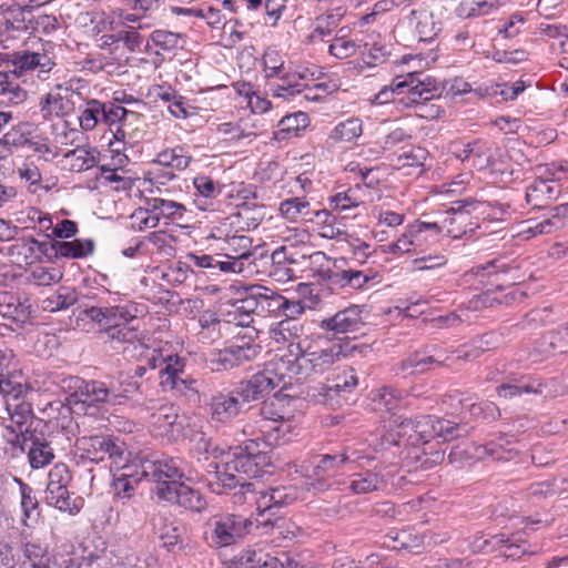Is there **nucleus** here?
<instances>
[{
  "mask_svg": "<svg viewBox=\"0 0 568 568\" xmlns=\"http://www.w3.org/2000/svg\"><path fill=\"white\" fill-rule=\"evenodd\" d=\"M388 540L384 544L387 548L402 551L405 550L410 554L418 555L424 549V540L419 535H412L406 530L396 531L395 535H388Z\"/></svg>",
  "mask_w": 568,
  "mask_h": 568,
  "instance_id": "obj_44",
  "label": "nucleus"
},
{
  "mask_svg": "<svg viewBox=\"0 0 568 568\" xmlns=\"http://www.w3.org/2000/svg\"><path fill=\"white\" fill-rule=\"evenodd\" d=\"M151 212L156 214L159 219H166L171 221L181 220L185 212L186 207L171 200H164L161 197H149L144 200V206L136 209V215H141L142 213Z\"/></svg>",
  "mask_w": 568,
  "mask_h": 568,
  "instance_id": "obj_33",
  "label": "nucleus"
},
{
  "mask_svg": "<svg viewBox=\"0 0 568 568\" xmlns=\"http://www.w3.org/2000/svg\"><path fill=\"white\" fill-rule=\"evenodd\" d=\"M375 459V456L365 454L353 446H343L338 452L318 455L312 462V469L306 475L305 485L314 490L324 491L329 487L328 480L338 474L345 465L358 464L359 467H364Z\"/></svg>",
  "mask_w": 568,
  "mask_h": 568,
  "instance_id": "obj_2",
  "label": "nucleus"
},
{
  "mask_svg": "<svg viewBox=\"0 0 568 568\" xmlns=\"http://www.w3.org/2000/svg\"><path fill=\"white\" fill-rule=\"evenodd\" d=\"M55 44L48 41L42 44L41 51H22L13 54V64L21 71H38V78L48 79L49 73L57 65Z\"/></svg>",
  "mask_w": 568,
  "mask_h": 568,
  "instance_id": "obj_20",
  "label": "nucleus"
},
{
  "mask_svg": "<svg viewBox=\"0 0 568 568\" xmlns=\"http://www.w3.org/2000/svg\"><path fill=\"white\" fill-rule=\"evenodd\" d=\"M409 21L415 24L418 42L433 43L442 31L440 22L436 21L434 14L426 10H412Z\"/></svg>",
  "mask_w": 568,
  "mask_h": 568,
  "instance_id": "obj_35",
  "label": "nucleus"
},
{
  "mask_svg": "<svg viewBox=\"0 0 568 568\" xmlns=\"http://www.w3.org/2000/svg\"><path fill=\"white\" fill-rule=\"evenodd\" d=\"M434 418L435 416L432 415L416 417L415 434H409V445H425L434 438Z\"/></svg>",
  "mask_w": 568,
  "mask_h": 568,
  "instance_id": "obj_60",
  "label": "nucleus"
},
{
  "mask_svg": "<svg viewBox=\"0 0 568 568\" xmlns=\"http://www.w3.org/2000/svg\"><path fill=\"white\" fill-rule=\"evenodd\" d=\"M397 471L396 465H375L372 469H364L353 475L351 489L355 494H368L385 490Z\"/></svg>",
  "mask_w": 568,
  "mask_h": 568,
  "instance_id": "obj_19",
  "label": "nucleus"
},
{
  "mask_svg": "<svg viewBox=\"0 0 568 568\" xmlns=\"http://www.w3.org/2000/svg\"><path fill=\"white\" fill-rule=\"evenodd\" d=\"M182 459L174 457H165L162 459L151 460L146 458L139 459V467L141 468V476L155 484L153 493L161 484L171 485V481L182 483L184 477V469L182 467Z\"/></svg>",
  "mask_w": 568,
  "mask_h": 568,
  "instance_id": "obj_15",
  "label": "nucleus"
},
{
  "mask_svg": "<svg viewBox=\"0 0 568 568\" xmlns=\"http://www.w3.org/2000/svg\"><path fill=\"white\" fill-rule=\"evenodd\" d=\"M260 316H281L282 303L285 296L272 288L261 285Z\"/></svg>",
  "mask_w": 568,
  "mask_h": 568,
  "instance_id": "obj_53",
  "label": "nucleus"
},
{
  "mask_svg": "<svg viewBox=\"0 0 568 568\" xmlns=\"http://www.w3.org/2000/svg\"><path fill=\"white\" fill-rule=\"evenodd\" d=\"M276 557L272 556L261 547H253L243 550L237 558L240 568H262L268 562H273Z\"/></svg>",
  "mask_w": 568,
  "mask_h": 568,
  "instance_id": "obj_55",
  "label": "nucleus"
},
{
  "mask_svg": "<svg viewBox=\"0 0 568 568\" xmlns=\"http://www.w3.org/2000/svg\"><path fill=\"white\" fill-rule=\"evenodd\" d=\"M211 532L207 539L216 548L227 547L242 540L253 526L251 518L236 514L213 516L209 521Z\"/></svg>",
  "mask_w": 568,
  "mask_h": 568,
  "instance_id": "obj_9",
  "label": "nucleus"
},
{
  "mask_svg": "<svg viewBox=\"0 0 568 568\" xmlns=\"http://www.w3.org/2000/svg\"><path fill=\"white\" fill-rule=\"evenodd\" d=\"M243 404L235 386L232 389L217 390L211 396L209 404L211 418L219 423H229L241 414Z\"/></svg>",
  "mask_w": 568,
  "mask_h": 568,
  "instance_id": "obj_24",
  "label": "nucleus"
},
{
  "mask_svg": "<svg viewBox=\"0 0 568 568\" xmlns=\"http://www.w3.org/2000/svg\"><path fill=\"white\" fill-rule=\"evenodd\" d=\"M496 393L499 397L506 399L521 396L523 394H541L542 384L529 375H521L519 377L511 375L508 382L497 386Z\"/></svg>",
  "mask_w": 568,
  "mask_h": 568,
  "instance_id": "obj_31",
  "label": "nucleus"
},
{
  "mask_svg": "<svg viewBox=\"0 0 568 568\" xmlns=\"http://www.w3.org/2000/svg\"><path fill=\"white\" fill-rule=\"evenodd\" d=\"M427 158V151L420 146H410L409 149H404L402 153L397 154L395 159L392 160L396 169L404 168H419L424 165V162Z\"/></svg>",
  "mask_w": 568,
  "mask_h": 568,
  "instance_id": "obj_59",
  "label": "nucleus"
},
{
  "mask_svg": "<svg viewBox=\"0 0 568 568\" xmlns=\"http://www.w3.org/2000/svg\"><path fill=\"white\" fill-rule=\"evenodd\" d=\"M150 42L159 49L155 53L160 54V50L164 52H173L178 49H183L185 40L182 33L159 29L154 30L150 34V40L145 47L146 52H151Z\"/></svg>",
  "mask_w": 568,
  "mask_h": 568,
  "instance_id": "obj_43",
  "label": "nucleus"
},
{
  "mask_svg": "<svg viewBox=\"0 0 568 568\" xmlns=\"http://www.w3.org/2000/svg\"><path fill=\"white\" fill-rule=\"evenodd\" d=\"M568 345V322L559 326L557 329L549 332L545 335L534 347L529 354V358L538 362L541 357L549 356L555 353H565V347Z\"/></svg>",
  "mask_w": 568,
  "mask_h": 568,
  "instance_id": "obj_30",
  "label": "nucleus"
},
{
  "mask_svg": "<svg viewBox=\"0 0 568 568\" xmlns=\"http://www.w3.org/2000/svg\"><path fill=\"white\" fill-rule=\"evenodd\" d=\"M74 446L80 459L95 464L109 459L114 467L125 465L131 455L125 442L114 435L81 436L77 438Z\"/></svg>",
  "mask_w": 568,
  "mask_h": 568,
  "instance_id": "obj_4",
  "label": "nucleus"
},
{
  "mask_svg": "<svg viewBox=\"0 0 568 568\" xmlns=\"http://www.w3.org/2000/svg\"><path fill=\"white\" fill-rule=\"evenodd\" d=\"M72 95V89L63 84H57L52 91L42 95L39 101L42 119L50 121L53 118H63L71 114L74 110Z\"/></svg>",
  "mask_w": 568,
  "mask_h": 568,
  "instance_id": "obj_23",
  "label": "nucleus"
},
{
  "mask_svg": "<svg viewBox=\"0 0 568 568\" xmlns=\"http://www.w3.org/2000/svg\"><path fill=\"white\" fill-rule=\"evenodd\" d=\"M260 415L266 419L275 423H281L275 426L273 430L276 433L273 445L278 444L280 435H284L288 429V425H284V420L288 419V412L284 409L280 394L276 393L272 399L264 400L260 408Z\"/></svg>",
  "mask_w": 568,
  "mask_h": 568,
  "instance_id": "obj_39",
  "label": "nucleus"
},
{
  "mask_svg": "<svg viewBox=\"0 0 568 568\" xmlns=\"http://www.w3.org/2000/svg\"><path fill=\"white\" fill-rule=\"evenodd\" d=\"M115 468L122 471L119 476L114 477L112 483L115 495L120 498H130L135 491L136 484L145 479L144 476H141L139 462L133 460L132 464L125 462V465Z\"/></svg>",
  "mask_w": 568,
  "mask_h": 568,
  "instance_id": "obj_32",
  "label": "nucleus"
},
{
  "mask_svg": "<svg viewBox=\"0 0 568 568\" xmlns=\"http://www.w3.org/2000/svg\"><path fill=\"white\" fill-rule=\"evenodd\" d=\"M26 389L22 375H18L16 369L0 377V394H2L4 398L11 397L14 400H19L26 393Z\"/></svg>",
  "mask_w": 568,
  "mask_h": 568,
  "instance_id": "obj_57",
  "label": "nucleus"
},
{
  "mask_svg": "<svg viewBox=\"0 0 568 568\" xmlns=\"http://www.w3.org/2000/svg\"><path fill=\"white\" fill-rule=\"evenodd\" d=\"M116 171V166H112L111 164L99 165L98 173L94 178V185H90L89 187L91 190L97 189V182L102 179L105 184L116 183V186L114 187L116 191L130 190L132 187V180L119 175Z\"/></svg>",
  "mask_w": 568,
  "mask_h": 568,
  "instance_id": "obj_52",
  "label": "nucleus"
},
{
  "mask_svg": "<svg viewBox=\"0 0 568 568\" xmlns=\"http://www.w3.org/2000/svg\"><path fill=\"white\" fill-rule=\"evenodd\" d=\"M33 0H0V16L4 20L1 28L4 32L17 31L19 33H33L37 31L36 17L33 14Z\"/></svg>",
  "mask_w": 568,
  "mask_h": 568,
  "instance_id": "obj_14",
  "label": "nucleus"
},
{
  "mask_svg": "<svg viewBox=\"0 0 568 568\" xmlns=\"http://www.w3.org/2000/svg\"><path fill=\"white\" fill-rule=\"evenodd\" d=\"M261 285H251L243 288L241 296L233 302L239 304L242 312L260 315Z\"/></svg>",
  "mask_w": 568,
  "mask_h": 568,
  "instance_id": "obj_61",
  "label": "nucleus"
},
{
  "mask_svg": "<svg viewBox=\"0 0 568 568\" xmlns=\"http://www.w3.org/2000/svg\"><path fill=\"white\" fill-rule=\"evenodd\" d=\"M561 185L554 179H535L525 191V202L531 210H546L559 197Z\"/></svg>",
  "mask_w": 568,
  "mask_h": 568,
  "instance_id": "obj_25",
  "label": "nucleus"
},
{
  "mask_svg": "<svg viewBox=\"0 0 568 568\" xmlns=\"http://www.w3.org/2000/svg\"><path fill=\"white\" fill-rule=\"evenodd\" d=\"M301 331L302 326L288 320H282L271 329V336L276 343H286L288 345L291 342H296L295 339L300 337Z\"/></svg>",
  "mask_w": 568,
  "mask_h": 568,
  "instance_id": "obj_64",
  "label": "nucleus"
},
{
  "mask_svg": "<svg viewBox=\"0 0 568 568\" xmlns=\"http://www.w3.org/2000/svg\"><path fill=\"white\" fill-rule=\"evenodd\" d=\"M7 410L10 414L11 425H9L7 428L11 429L12 433H16V440L17 444L22 440V434L24 433L26 428L31 425L33 426L32 420V412L31 406L28 403L21 402L13 405V408L11 404L7 400Z\"/></svg>",
  "mask_w": 568,
  "mask_h": 568,
  "instance_id": "obj_41",
  "label": "nucleus"
},
{
  "mask_svg": "<svg viewBox=\"0 0 568 568\" xmlns=\"http://www.w3.org/2000/svg\"><path fill=\"white\" fill-rule=\"evenodd\" d=\"M185 361L179 355L169 358V363L163 368L166 376L160 382L163 390H172L180 396L189 399L199 398V382L184 372Z\"/></svg>",
  "mask_w": 568,
  "mask_h": 568,
  "instance_id": "obj_17",
  "label": "nucleus"
},
{
  "mask_svg": "<svg viewBox=\"0 0 568 568\" xmlns=\"http://www.w3.org/2000/svg\"><path fill=\"white\" fill-rule=\"evenodd\" d=\"M151 426L156 436L168 440L176 442L186 436L183 433L184 418L179 415L178 408L172 404L161 405L151 415Z\"/></svg>",
  "mask_w": 568,
  "mask_h": 568,
  "instance_id": "obj_22",
  "label": "nucleus"
},
{
  "mask_svg": "<svg viewBox=\"0 0 568 568\" xmlns=\"http://www.w3.org/2000/svg\"><path fill=\"white\" fill-rule=\"evenodd\" d=\"M103 112V102L95 99L89 100L79 115L80 126L84 131H92L99 123H102Z\"/></svg>",
  "mask_w": 568,
  "mask_h": 568,
  "instance_id": "obj_54",
  "label": "nucleus"
},
{
  "mask_svg": "<svg viewBox=\"0 0 568 568\" xmlns=\"http://www.w3.org/2000/svg\"><path fill=\"white\" fill-rule=\"evenodd\" d=\"M496 291H486L477 296L476 306L493 307L495 305H513L521 303L527 297L526 292L517 286H510L508 292H504L500 285H496Z\"/></svg>",
  "mask_w": 568,
  "mask_h": 568,
  "instance_id": "obj_37",
  "label": "nucleus"
},
{
  "mask_svg": "<svg viewBox=\"0 0 568 568\" xmlns=\"http://www.w3.org/2000/svg\"><path fill=\"white\" fill-rule=\"evenodd\" d=\"M314 277L320 285L334 292L344 288L362 290L375 277V273L372 268H357L335 260L332 267H320Z\"/></svg>",
  "mask_w": 568,
  "mask_h": 568,
  "instance_id": "obj_6",
  "label": "nucleus"
},
{
  "mask_svg": "<svg viewBox=\"0 0 568 568\" xmlns=\"http://www.w3.org/2000/svg\"><path fill=\"white\" fill-rule=\"evenodd\" d=\"M514 440L509 439L506 435L499 436L495 440H490L486 445L478 446L476 454L478 457H491L498 462H509L518 456V450L513 447Z\"/></svg>",
  "mask_w": 568,
  "mask_h": 568,
  "instance_id": "obj_38",
  "label": "nucleus"
},
{
  "mask_svg": "<svg viewBox=\"0 0 568 568\" xmlns=\"http://www.w3.org/2000/svg\"><path fill=\"white\" fill-rule=\"evenodd\" d=\"M280 371L274 357H272L264 364L262 371L235 385L236 394H240L242 402L246 404L263 399L276 388L282 390L286 386Z\"/></svg>",
  "mask_w": 568,
  "mask_h": 568,
  "instance_id": "obj_8",
  "label": "nucleus"
},
{
  "mask_svg": "<svg viewBox=\"0 0 568 568\" xmlns=\"http://www.w3.org/2000/svg\"><path fill=\"white\" fill-rule=\"evenodd\" d=\"M254 128V125H252ZM217 132L224 136H227L232 141H240L243 139L253 140L257 136V133L253 129H247L244 121L239 123L224 122L219 124Z\"/></svg>",
  "mask_w": 568,
  "mask_h": 568,
  "instance_id": "obj_63",
  "label": "nucleus"
},
{
  "mask_svg": "<svg viewBox=\"0 0 568 568\" xmlns=\"http://www.w3.org/2000/svg\"><path fill=\"white\" fill-rule=\"evenodd\" d=\"M64 382H68L69 388L74 389L72 396L77 397V402L110 405L105 381H84L78 376H70Z\"/></svg>",
  "mask_w": 568,
  "mask_h": 568,
  "instance_id": "obj_27",
  "label": "nucleus"
},
{
  "mask_svg": "<svg viewBox=\"0 0 568 568\" xmlns=\"http://www.w3.org/2000/svg\"><path fill=\"white\" fill-rule=\"evenodd\" d=\"M342 346L334 344L328 348L317 352H311V361H313V368L315 374H323L341 356Z\"/></svg>",
  "mask_w": 568,
  "mask_h": 568,
  "instance_id": "obj_56",
  "label": "nucleus"
},
{
  "mask_svg": "<svg viewBox=\"0 0 568 568\" xmlns=\"http://www.w3.org/2000/svg\"><path fill=\"white\" fill-rule=\"evenodd\" d=\"M442 90L433 77L414 71L396 75L390 87H384L376 94L375 100L379 104L392 101L403 108H410L438 98Z\"/></svg>",
  "mask_w": 568,
  "mask_h": 568,
  "instance_id": "obj_1",
  "label": "nucleus"
},
{
  "mask_svg": "<svg viewBox=\"0 0 568 568\" xmlns=\"http://www.w3.org/2000/svg\"><path fill=\"white\" fill-rule=\"evenodd\" d=\"M467 433L466 425L440 418H434V438H439L443 442H450Z\"/></svg>",
  "mask_w": 568,
  "mask_h": 568,
  "instance_id": "obj_51",
  "label": "nucleus"
},
{
  "mask_svg": "<svg viewBox=\"0 0 568 568\" xmlns=\"http://www.w3.org/2000/svg\"><path fill=\"white\" fill-rule=\"evenodd\" d=\"M498 0H464L457 9V16L465 19H473L490 14L499 8Z\"/></svg>",
  "mask_w": 568,
  "mask_h": 568,
  "instance_id": "obj_47",
  "label": "nucleus"
},
{
  "mask_svg": "<svg viewBox=\"0 0 568 568\" xmlns=\"http://www.w3.org/2000/svg\"><path fill=\"white\" fill-rule=\"evenodd\" d=\"M363 133V123L358 118H349L337 123L328 134V140L336 144L341 142H352Z\"/></svg>",
  "mask_w": 568,
  "mask_h": 568,
  "instance_id": "obj_46",
  "label": "nucleus"
},
{
  "mask_svg": "<svg viewBox=\"0 0 568 568\" xmlns=\"http://www.w3.org/2000/svg\"><path fill=\"white\" fill-rule=\"evenodd\" d=\"M396 429H390L382 435L381 446L386 449L392 446L409 445V434H415L416 418H402L395 420Z\"/></svg>",
  "mask_w": 568,
  "mask_h": 568,
  "instance_id": "obj_42",
  "label": "nucleus"
},
{
  "mask_svg": "<svg viewBox=\"0 0 568 568\" xmlns=\"http://www.w3.org/2000/svg\"><path fill=\"white\" fill-rule=\"evenodd\" d=\"M191 161L192 156L186 149L182 145H176L161 151L153 160V163L172 170L183 171L190 165Z\"/></svg>",
  "mask_w": 568,
  "mask_h": 568,
  "instance_id": "obj_45",
  "label": "nucleus"
},
{
  "mask_svg": "<svg viewBox=\"0 0 568 568\" xmlns=\"http://www.w3.org/2000/svg\"><path fill=\"white\" fill-rule=\"evenodd\" d=\"M51 246L57 256L78 260L93 254L95 243L91 239H75L73 241H54Z\"/></svg>",
  "mask_w": 568,
  "mask_h": 568,
  "instance_id": "obj_40",
  "label": "nucleus"
},
{
  "mask_svg": "<svg viewBox=\"0 0 568 568\" xmlns=\"http://www.w3.org/2000/svg\"><path fill=\"white\" fill-rule=\"evenodd\" d=\"M271 268L268 275L276 282L286 283L296 278L295 271L291 266L297 264L295 253L287 246H280L272 252Z\"/></svg>",
  "mask_w": 568,
  "mask_h": 568,
  "instance_id": "obj_29",
  "label": "nucleus"
},
{
  "mask_svg": "<svg viewBox=\"0 0 568 568\" xmlns=\"http://www.w3.org/2000/svg\"><path fill=\"white\" fill-rule=\"evenodd\" d=\"M490 146L488 142L476 139L467 143H455L453 145V154L462 162L469 161L471 158L481 159L488 156Z\"/></svg>",
  "mask_w": 568,
  "mask_h": 568,
  "instance_id": "obj_49",
  "label": "nucleus"
},
{
  "mask_svg": "<svg viewBox=\"0 0 568 568\" xmlns=\"http://www.w3.org/2000/svg\"><path fill=\"white\" fill-rule=\"evenodd\" d=\"M72 480L68 466L63 463L55 464L48 474V484L44 491V501L61 511L77 515L83 507V499H71L69 485Z\"/></svg>",
  "mask_w": 568,
  "mask_h": 568,
  "instance_id": "obj_7",
  "label": "nucleus"
},
{
  "mask_svg": "<svg viewBox=\"0 0 568 568\" xmlns=\"http://www.w3.org/2000/svg\"><path fill=\"white\" fill-rule=\"evenodd\" d=\"M216 485L221 486L223 490L220 493H224L226 490H232L235 488H240V493L243 494L245 491H251L253 488V484L246 481V479L236 470L227 469V460L224 464L223 471H216Z\"/></svg>",
  "mask_w": 568,
  "mask_h": 568,
  "instance_id": "obj_50",
  "label": "nucleus"
},
{
  "mask_svg": "<svg viewBox=\"0 0 568 568\" xmlns=\"http://www.w3.org/2000/svg\"><path fill=\"white\" fill-rule=\"evenodd\" d=\"M83 313L93 322L98 323L105 334L110 333L113 328L120 327L121 323L134 322L136 315L129 306H111L99 307L91 306L83 311Z\"/></svg>",
  "mask_w": 568,
  "mask_h": 568,
  "instance_id": "obj_26",
  "label": "nucleus"
},
{
  "mask_svg": "<svg viewBox=\"0 0 568 568\" xmlns=\"http://www.w3.org/2000/svg\"><path fill=\"white\" fill-rule=\"evenodd\" d=\"M223 250L248 268V274L258 272V261L266 257V251L263 246H253V240L247 235H232L225 239Z\"/></svg>",
  "mask_w": 568,
  "mask_h": 568,
  "instance_id": "obj_21",
  "label": "nucleus"
},
{
  "mask_svg": "<svg viewBox=\"0 0 568 568\" xmlns=\"http://www.w3.org/2000/svg\"><path fill=\"white\" fill-rule=\"evenodd\" d=\"M357 385L358 377L353 367L337 368L333 376L320 386L318 396L322 397L320 402L331 408L339 407Z\"/></svg>",
  "mask_w": 568,
  "mask_h": 568,
  "instance_id": "obj_12",
  "label": "nucleus"
},
{
  "mask_svg": "<svg viewBox=\"0 0 568 568\" xmlns=\"http://www.w3.org/2000/svg\"><path fill=\"white\" fill-rule=\"evenodd\" d=\"M346 243L349 245L351 255L338 258L341 264L353 265L358 268V266L365 265L374 253L368 243L357 237L351 236Z\"/></svg>",
  "mask_w": 568,
  "mask_h": 568,
  "instance_id": "obj_48",
  "label": "nucleus"
},
{
  "mask_svg": "<svg viewBox=\"0 0 568 568\" xmlns=\"http://www.w3.org/2000/svg\"><path fill=\"white\" fill-rule=\"evenodd\" d=\"M79 301V293L75 287L60 285L49 295L40 301V307L44 312L57 313L67 311Z\"/></svg>",
  "mask_w": 568,
  "mask_h": 568,
  "instance_id": "obj_34",
  "label": "nucleus"
},
{
  "mask_svg": "<svg viewBox=\"0 0 568 568\" xmlns=\"http://www.w3.org/2000/svg\"><path fill=\"white\" fill-rule=\"evenodd\" d=\"M156 497L159 500L166 501L196 514L204 513L209 507L205 496L199 489L183 481H171V485L161 484L160 488L156 490Z\"/></svg>",
  "mask_w": 568,
  "mask_h": 568,
  "instance_id": "obj_13",
  "label": "nucleus"
},
{
  "mask_svg": "<svg viewBox=\"0 0 568 568\" xmlns=\"http://www.w3.org/2000/svg\"><path fill=\"white\" fill-rule=\"evenodd\" d=\"M365 306L351 305L336 312L333 316L322 320L318 327L332 337H337L342 334H355L361 332L366 323L363 317Z\"/></svg>",
  "mask_w": 568,
  "mask_h": 568,
  "instance_id": "obj_18",
  "label": "nucleus"
},
{
  "mask_svg": "<svg viewBox=\"0 0 568 568\" xmlns=\"http://www.w3.org/2000/svg\"><path fill=\"white\" fill-rule=\"evenodd\" d=\"M484 206L496 207L499 213V216H496V219L500 220L508 215L510 210V205L508 203H499L497 201L494 203H486L471 199L456 201L453 203V206L445 212L444 234L453 239L473 236L479 225L471 221L470 214L477 210L485 212Z\"/></svg>",
  "mask_w": 568,
  "mask_h": 568,
  "instance_id": "obj_3",
  "label": "nucleus"
},
{
  "mask_svg": "<svg viewBox=\"0 0 568 568\" xmlns=\"http://www.w3.org/2000/svg\"><path fill=\"white\" fill-rule=\"evenodd\" d=\"M308 124L310 118L305 112L297 111L287 114L278 121L277 129L273 132V139L277 142H282L297 138L305 131Z\"/></svg>",
  "mask_w": 568,
  "mask_h": 568,
  "instance_id": "obj_36",
  "label": "nucleus"
},
{
  "mask_svg": "<svg viewBox=\"0 0 568 568\" xmlns=\"http://www.w3.org/2000/svg\"><path fill=\"white\" fill-rule=\"evenodd\" d=\"M45 425L41 420L36 423V427L28 426L22 434V440L19 444L22 452H27L28 460L33 469L42 468L51 464L54 459V452L44 433L38 427Z\"/></svg>",
  "mask_w": 568,
  "mask_h": 568,
  "instance_id": "obj_16",
  "label": "nucleus"
},
{
  "mask_svg": "<svg viewBox=\"0 0 568 568\" xmlns=\"http://www.w3.org/2000/svg\"><path fill=\"white\" fill-rule=\"evenodd\" d=\"M280 212L285 219L294 222L301 216L308 215L311 205L303 197H290L281 202Z\"/></svg>",
  "mask_w": 568,
  "mask_h": 568,
  "instance_id": "obj_62",
  "label": "nucleus"
},
{
  "mask_svg": "<svg viewBox=\"0 0 568 568\" xmlns=\"http://www.w3.org/2000/svg\"><path fill=\"white\" fill-rule=\"evenodd\" d=\"M232 352L236 357L237 364L241 366L245 363L254 361L262 352V346L253 341H245V338H236L235 342L230 344Z\"/></svg>",
  "mask_w": 568,
  "mask_h": 568,
  "instance_id": "obj_58",
  "label": "nucleus"
},
{
  "mask_svg": "<svg viewBox=\"0 0 568 568\" xmlns=\"http://www.w3.org/2000/svg\"><path fill=\"white\" fill-rule=\"evenodd\" d=\"M273 357L281 369L285 386L291 384L293 377L301 381L315 374L311 352H304L298 342H291L288 345L277 347Z\"/></svg>",
  "mask_w": 568,
  "mask_h": 568,
  "instance_id": "obj_10",
  "label": "nucleus"
},
{
  "mask_svg": "<svg viewBox=\"0 0 568 568\" xmlns=\"http://www.w3.org/2000/svg\"><path fill=\"white\" fill-rule=\"evenodd\" d=\"M110 398V406L128 405L135 400V396L142 394L141 383L133 381L130 372H120L118 376L105 381Z\"/></svg>",
  "mask_w": 568,
  "mask_h": 568,
  "instance_id": "obj_28",
  "label": "nucleus"
},
{
  "mask_svg": "<svg viewBox=\"0 0 568 568\" xmlns=\"http://www.w3.org/2000/svg\"><path fill=\"white\" fill-rule=\"evenodd\" d=\"M297 499V491L292 486L271 487L265 491H261L256 499L257 518L256 521L263 526H275L281 519L276 517L278 510L287 505L293 504Z\"/></svg>",
  "mask_w": 568,
  "mask_h": 568,
  "instance_id": "obj_11",
  "label": "nucleus"
},
{
  "mask_svg": "<svg viewBox=\"0 0 568 568\" xmlns=\"http://www.w3.org/2000/svg\"><path fill=\"white\" fill-rule=\"evenodd\" d=\"M273 445L272 434L265 438L250 439L229 453L227 469L247 477H261L264 468L272 464L267 448Z\"/></svg>",
  "mask_w": 568,
  "mask_h": 568,
  "instance_id": "obj_5",
  "label": "nucleus"
}]
</instances>
